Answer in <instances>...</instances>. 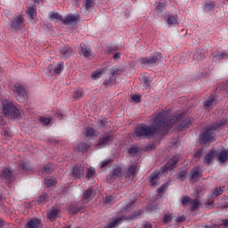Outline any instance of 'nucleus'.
<instances>
[{
  "instance_id": "32",
  "label": "nucleus",
  "mask_w": 228,
  "mask_h": 228,
  "mask_svg": "<svg viewBox=\"0 0 228 228\" xmlns=\"http://www.w3.org/2000/svg\"><path fill=\"white\" fill-rule=\"evenodd\" d=\"M56 215H58V209L53 208V209L48 214V218H49V220H54V218H56Z\"/></svg>"
},
{
  "instance_id": "28",
  "label": "nucleus",
  "mask_w": 228,
  "mask_h": 228,
  "mask_svg": "<svg viewBox=\"0 0 228 228\" xmlns=\"http://www.w3.org/2000/svg\"><path fill=\"white\" fill-rule=\"evenodd\" d=\"M90 149V144L86 143H80L77 147V150L80 151V152H86Z\"/></svg>"
},
{
  "instance_id": "21",
  "label": "nucleus",
  "mask_w": 228,
  "mask_h": 228,
  "mask_svg": "<svg viewBox=\"0 0 228 228\" xmlns=\"http://www.w3.org/2000/svg\"><path fill=\"white\" fill-rule=\"evenodd\" d=\"M200 177V171L199 167L194 168L191 173V178L192 181H197Z\"/></svg>"
},
{
  "instance_id": "52",
  "label": "nucleus",
  "mask_w": 228,
  "mask_h": 228,
  "mask_svg": "<svg viewBox=\"0 0 228 228\" xmlns=\"http://www.w3.org/2000/svg\"><path fill=\"white\" fill-rule=\"evenodd\" d=\"M144 228H152V224H151V223H146Z\"/></svg>"
},
{
  "instance_id": "18",
  "label": "nucleus",
  "mask_w": 228,
  "mask_h": 228,
  "mask_svg": "<svg viewBox=\"0 0 228 228\" xmlns=\"http://www.w3.org/2000/svg\"><path fill=\"white\" fill-rule=\"evenodd\" d=\"M78 19H79V16L77 15H69L62 21L64 22V24H74V22L77 21Z\"/></svg>"
},
{
  "instance_id": "55",
  "label": "nucleus",
  "mask_w": 228,
  "mask_h": 228,
  "mask_svg": "<svg viewBox=\"0 0 228 228\" xmlns=\"http://www.w3.org/2000/svg\"><path fill=\"white\" fill-rule=\"evenodd\" d=\"M2 134H4V136H8V131L3 130Z\"/></svg>"
},
{
  "instance_id": "25",
  "label": "nucleus",
  "mask_w": 228,
  "mask_h": 228,
  "mask_svg": "<svg viewBox=\"0 0 228 228\" xmlns=\"http://www.w3.org/2000/svg\"><path fill=\"white\" fill-rule=\"evenodd\" d=\"M177 161H179V158L178 157H175L173 159L169 160V162L167 164V169H172L174 168V167H175V163H177Z\"/></svg>"
},
{
  "instance_id": "42",
  "label": "nucleus",
  "mask_w": 228,
  "mask_h": 228,
  "mask_svg": "<svg viewBox=\"0 0 228 228\" xmlns=\"http://www.w3.org/2000/svg\"><path fill=\"white\" fill-rule=\"evenodd\" d=\"M129 154H136L138 152V148L136 146H132L128 150Z\"/></svg>"
},
{
  "instance_id": "41",
  "label": "nucleus",
  "mask_w": 228,
  "mask_h": 228,
  "mask_svg": "<svg viewBox=\"0 0 228 228\" xmlns=\"http://www.w3.org/2000/svg\"><path fill=\"white\" fill-rule=\"evenodd\" d=\"M42 124H45V126H48V124H51V118H41Z\"/></svg>"
},
{
  "instance_id": "10",
  "label": "nucleus",
  "mask_w": 228,
  "mask_h": 228,
  "mask_svg": "<svg viewBox=\"0 0 228 228\" xmlns=\"http://www.w3.org/2000/svg\"><path fill=\"white\" fill-rule=\"evenodd\" d=\"M94 190L92 188L88 189L83 195L82 202L83 204H88L92 199H94Z\"/></svg>"
},
{
  "instance_id": "4",
  "label": "nucleus",
  "mask_w": 228,
  "mask_h": 228,
  "mask_svg": "<svg viewBox=\"0 0 228 228\" xmlns=\"http://www.w3.org/2000/svg\"><path fill=\"white\" fill-rule=\"evenodd\" d=\"M12 92L16 95V98L20 102L26 101V97L28 96V91L22 84L15 83L12 86Z\"/></svg>"
},
{
  "instance_id": "11",
  "label": "nucleus",
  "mask_w": 228,
  "mask_h": 228,
  "mask_svg": "<svg viewBox=\"0 0 228 228\" xmlns=\"http://www.w3.org/2000/svg\"><path fill=\"white\" fill-rule=\"evenodd\" d=\"M24 22V17L22 15H18L12 21V27L15 29H19V28H22V24Z\"/></svg>"
},
{
  "instance_id": "27",
  "label": "nucleus",
  "mask_w": 228,
  "mask_h": 228,
  "mask_svg": "<svg viewBox=\"0 0 228 228\" xmlns=\"http://www.w3.org/2000/svg\"><path fill=\"white\" fill-rule=\"evenodd\" d=\"M85 6L86 10H90V8H94V6H95V0H85Z\"/></svg>"
},
{
  "instance_id": "50",
  "label": "nucleus",
  "mask_w": 228,
  "mask_h": 228,
  "mask_svg": "<svg viewBox=\"0 0 228 228\" xmlns=\"http://www.w3.org/2000/svg\"><path fill=\"white\" fill-rule=\"evenodd\" d=\"M114 60H118V58H120V53H115L113 56Z\"/></svg>"
},
{
  "instance_id": "47",
  "label": "nucleus",
  "mask_w": 228,
  "mask_h": 228,
  "mask_svg": "<svg viewBox=\"0 0 228 228\" xmlns=\"http://www.w3.org/2000/svg\"><path fill=\"white\" fill-rule=\"evenodd\" d=\"M52 171H53V168H51V167L49 166L45 167L44 172H45L46 174Z\"/></svg>"
},
{
  "instance_id": "26",
  "label": "nucleus",
  "mask_w": 228,
  "mask_h": 228,
  "mask_svg": "<svg viewBox=\"0 0 228 228\" xmlns=\"http://www.w3.org/2000/svg\"><path fill=\"white\" fill-rule=\"evenodd\" d=\"M122 220H126V217H121V218L114 219V220L109 224V228L116 227V225H118L119 224H121Z\"/></svg>"
},
{
  "instance_id": "13",
  "label": "nucleus",
  "mask_w": 228,
  "mask_h": 228,
  "mask_svg": "<svg viewBox=\"0 0 228 228\" xmlns=\"http://www.w3.org/2000/svg\"><path fill=\"white\" fill-rule=\"evenodd\" d=\"M193 123V119L191 118H185L180 125V126L176 127V131H183V129H186L190 127L191 125Z\"/></svg>"
},
{
  "instance_id": "61",
  "label": "nucleus",
  "mask_w": 228,
  "mask_h": 228,
  "mask_svg": "<svg viewBox=\"0 0 228 228\" xmlns=\"http://www.w3.org/2000/svg\"><path fill=\"white\" fill-rule=\"evenodd\" d=\"M3 225V222L1 221V219H0V227Z\"/></svg>"
},
{
  "instance_id": "34",
  "label": "nucleus",
  "mask_w": 228,
  "mask_h": 228,
  "mask_svg": "<svg viewBox=\"0 0 228 228\" xmlns=\"http://www.w3.org/2000/svg\"><path fill=\"white\" fill-rule=\"evenodd\" d=\"M95 134V131L93 128H87L86 131V136L87 138H91V136H94Z\"/></svg>"
},
{
  "instance_id": "19",
  "label": "nucleus",
  "mask_w": 228,
  "mask_h": 228,
  "mask_svg": "<svg viewBox=\"0 0 228 228\" xmlns=\"http://www.w3.org/2000/svg\"><path fill=\"white\" fill-rule=\"evenodd\" d=\"M216 156V152L211 151L205 157L204 163H207V165H209L211 163V161H213V159H215Z\"/></svg>"
},
{
  "instance_id": "35",
  "label": "nucleus",
  "mask_w": 228,
  "mask_h": 228,
  "mask_svg": "<svg viewBox=\"0 0 228 228\" xmlns=\"http://www.w3.org/2000/svg\"><path fill=\"white\" fill-rule=\"evenodd\" d=\"M224 191L222 190V188L221 187H217V188H216L215 190H214V192H213V195H212V197L214 198V197H218V195H222V192H223Z\"/></svg>"
},
{
  "instance_id": "49",
  "label": "nucleus",
  "mask_w": 228,
  "mask_h": 228,
  "mask_svg": "<svg viewBox=\"0 0 228 228\" xmlns=\"http://www.w3.org/2000/svg\"><path fill=\"white\" fill-rule=\"evenodd\" d=\"M108 163H110V160H103V161L101 163L102 168H104V167H106V166L108 165Z\"/></svg>"
},
{
  "instance_id": "14",
  "label": "nucleus",
  "mask_w": 228,
  "mask_h": 228,
  "mask_svg": "<svg viewBox=\"0 0 228 228\" xmlns=\"http://www.w3.org/2000/svg\"><path fill=\"white\" fill-rule=\"evenodd\" d=\"M135 175H136V167H135V166H132L128 168L126 179V181H133V179H134Z\"/></svg>"
},
{
  "instance_id": "62",
  "label": "nucleus",
  "mask_w": 228,
  "mask_h": 228,
  "mask_svg": "<svg viewBox=\"0 0 228 228\" xmlns=\"http://www.w3.org/2000/svg\"><path fill=\"white\" fill-rule=\"evenodd\" d=\"M70 213H76V211H74V210H70Z\"/></svg>"
},
{
  "instance_id": "3",
  "label": "nucleus",
  "mask_w": 228,
  "mask_h": 228,
  "mask_svg": "<svg viewBox=\"0 0 228 228\" xmlns=\"http://www.w3.org/2000/svg\"><path fill=\"white\" fill-rule=\"evenodd\" d=\"M224 127V123H215L212 127L207 128L203 134L200 135V140L203 143H208V142H213L215 140V131Z\"/></svg>"
},
{
  "instance_id": "56",
  "label": "nucleus",
  "mask_w": 228,
  "mask_h": 228,
  "mask_svg": "<svg viewBox=\"0 0 228 228\" xmlns=\"http://www.w3.org/2000/svg\"><path fill=\"white\" fill-rule=\"evenodd\" d=\"M222 225L227 226V225H228V221H227V220H224V221L222 222Z\"/></svg>"
},
{
  "instance_id": "44",
  "label": "nucleus",
  "mask_w": 228,
  "mask_h": 228,
  "mask_svg": "<svg viewBox=\"0 0 228 228\" xmlns=\"http://www.w3.org/2000/svg\"><path fill=\"white\" fill-rule=\"evenodd\" d=\"M120 174H122V168L120 167H117L116 169H114V172H113V175H120Z\"/></svg>"
},
{
  "instance_id": "51",
  "label": "nucleus",
  "mask_w": 228,
  "mask_h": 228,
  "mask_svg": "<svg viewBox=\"0 0 228 228\" xmlns=\"http://www.w3.org/2000/svg\"><path fill=\"white\" fill-rule=\"evenodd\" d=\"M196 158H200V156H202V151H199L196 154H195Z\"/></svg>"
},
{
  "instance_id": "59",
  "label": "nucleus",
  "mask_w": 228,
  "mask_h": 228,
  "mask_svg": "<svg viewBox=\"0 0 228 228\" xmlns=\"http://www.w3.org/2000/svg\"><path fill=\"white\" fill-rule=\"evenodd\" d=\"M208 206H211V204H213V199H211L208 203Z\"/></svg>"
},
{
  "instance_id": "12",
  "label": "nucleus",
  "mask_w": 228,
  "mask_h": 228,
  "mask_svg": "<svg viewBox=\"0 0 228 228\" xmlns=\"http://www.w3.org/2000/svg\"><path fill=\"white\" fill-rule=\"evenodd\" d=\"M72 175L79 179L85 175V169L81 166H75L72 170Z\"/></svg>"
},
{
  "instance_id": "24",
  "label": "nucleus",
  "mask_w": 228,
  "mask_h": 228,
  "mask_svg": "<svg viewBox=\"0 0 228 228\" xmlns=\"http://www.w3.org/2000/svg\"><path fill=\"white\" fill-rule=\"evenodd\" d=\"M214 104H215V97L211 96L205 102L206 110H211V108H213Z\"/></svg>"
},
{
  "instance_id": "39",
  "label": "nucleus",
  "mask_w": 228,
  "mask_h": 228,
  "mask_svg": "<svg viewBox=\"0 0 228 228\" xmlns=\"http://www.w3.org/2000/svg\"><path fill=\"white\" fill-rule=\"evenodd\" d=\"M95 174V169L94 168H88L86 170V175L87 177H93V175Z\"/></svg>"
},
{
  "instance_id": "58",
  "label": "nucleus",
  "mask_w": 228,
  "mask_h": 228,
  "mask_svg": "<svg viewBox=\"0 0 228 228\" xmlns=\"http://www.w3.org/2000/svg\"><path fill=\"white\" fill-rule=\"evenodd\" d=\"M178 222H184V216H182L178 219Z\"/></svg>"
},
{
  "instance_id": "8",
  "label": "nucleus",
  "mask_w": 228,
  "mask_h": 228,
  "mask_svg": "<svg viewBox=\"0 0 228 228\" xmlns=\"http://www.w3.org/2000/svg\"><path fill=\"white\" fill-rule=\"evenodd\" d=\"M182 204L183 206H190V204H191L192 209H197V208L200 206L199 200H196L194 201H191V200L188 196L183 197Z\"/></svg>"
},
{
  "instance_id": "60",
  "label": "nucleus",
  "mask_w": 228,
  "mask_h": 228,
  "mask_svg": "<svg viewBox=\"0 0 228 228\" xmlns=\"http://www.w3.org/2000/svg\"><path fill=\"white\" fill-rule=\"evenodd\" d=\"M184 175H186V172H183L182 174H181V177H184Z\"/></svg>"
},
{
  "instance_id": "2",
  "label": "nucleus",
  "mask_w": 228,
  "mask_h": 228,
  "mask_svg": "<svg viewBox=\"0 0 228 228\" xmlns=\"http://www.w3.org/2000/svg\"><path fill=\"white\" fill-rule=\"evenodd\" d=\"M3 111L4 115L9 118H19L20 117V108L12 100L3 101Z\"/></svg>"
},
{
  "instance_id": "40",
  "label": "nucleus",
  "mask_w": 228,
  "mask_h": 228,
  "mask_svg": "<svg viewBox=\"0 0 228 228\" xmlns=\"http://www.w3.org/2000/svg\"><path fill=\"white\" fill-rule=\"evenodd\" d=\"M6 126V121L4 117H0V129H4Z\"/></svg>"
},
{
  "instance_id": "36",
  "label": "nucleus",
  "mask_w": 228,
  "mask_h": 228,
  "mask_svg": "<svg viewBox=\"0 0 228 228\" xmlns=\"http://www.w3.org/2000/svg\"><path fill=\"white\" fill-rule=\"evenodd\" d=\"M206 12H209V10H213L215 8V3L210 2L205 4L204 6Z\"/></svg>"
},
{
  "instance_id": "33",
  "label": "nucleus",
  "mask_w": 228,
  "mask_h": 228,
  "mask_svg": "<svg viewBox=\"0 0 228 228\" xmlns=\"http://www.w3.org/2000/svg\"><path fill=\"white\" fill-rule=\"evenodd\" d=\"M50 19H52V20H61V16H60L58 12H51Z\"/></svg>"
},
{
  "instance_id": "43",
  "label": "nucleus",
  "mask_w": 228,
  "mask_h": 228,
  "mask_svg": "<svg viewBox=\"0 0 228 228\" xmlns=\"http://www.w3.org/2000/svg\"><path fill=\"white\" fill-rule=\"evenodd\" d=\"M163 10H165V4H159L157 5V12L159 13L161 12H163Z\"/></svg>"
},
{
  "instance_id": "37",
  "label": "nucleus",
  "mask_w": 228,
  "mask_h": 228,
  "mask_svg": "<svg viewBox=\"0 0 228 228\" xmlns=\"http://www.w3.org/2000/svg\"><path fill=\"white\" fill-rule=\"evenodd\" d=\"M69 51H70L69 46H63L61 49V54H62V56H67V54H69Z\"/></svg>"
},
{
  "instance_id": "48",
  "label": "nucleus",
  "mask_w": 228,
  "mask_h": 228,
  "mask_svg": "<svg viewBox=\"0 0 228 228\" xmlns=\"http://www.w3.org/2000/svg\"><path fill=\"white\" fill-rule=\"evenodd\" d=\"M167 184H163L159 189V193H163L165 191V188H167Z\"/></svg>"
},
{
  "instance_id": "20",
  "label": "nucleus",
  "mask_w": 228,
  "mask_h": 228,
  "mask_svg": "<svg viewBox=\"0 0 228 228\" xmlns=\"http://www.w3.org/2000/svg\"><path fill=\"white\" fill-rule=\"evenodd\" d=\"M81 53L86 58H92V51L84 45H81Z\"/></svg>"
},
{
  "instance_id": "38",
  "label": "nucleus",
  "mask_w": 228,
  "mask_h": 228,
  "mask_svg": "<svg viewBox=\"0 0 228 228\" xmlns=\"http://www.w3.org/2000/svg\"><path fill=\"white\" fill-rule=\"evenodd\" d=\"M131 99L134 101V102H140V101H142V96L138 94H133Z\"/></svg>"
},
{
  "instance_id": "46",
  "label": "nucleus",
  "mask_w": 228,
  "mask_h": 228,
  "mask_svg": "<svg viewBox=\"0 0 228 228\" xmlns=\"http://www.w3.org/2000/svg\"><path fill=\"white\" fill-rule=\"evenodd\" d=\"M111 200H113L112 196H107L105 199V202H107L108 204H111Z\"/></svg>"
},
{
  "instance_id": "16",
  "label": "nucleus",
  "mask_w": 228,
  "mask_h": 228,
  "mask_svg": "<svg viewBox=\"0 0 228 228\" xmlns=\"http://www.w3.org/2000/svg\"><path fill=\"white\" fill-rule=\"evenodd\" d=\"M42 225L40 219H32L28 222L27 228H38Z\"/></svg>"
},
{
  "instance_id": "15",
  "label": "nucleus",
  "mask_w": 228,
  "mask_h": 228,
  "mask_svg": "<svg viewBox=\"0 0 228 228\" xmlns=\"http://www.w3.org/2000/svg\"><path fill=\"white\" fill-rule=\"evenodd\" d=\"M27 13L30 17L31 20H33V22H38V18H37V9L34 7H29L27 11Z\"/></svg>"
},
{
  "instance_id": "57",
  "label": "nucleus",
  "mask_w": 228,
  "mask_h": 228,
  "mask_svg": "<svg viewBox=\"0 0 228 228\" xmlns=\"http://www.w3.org/2000/svg\"><path fill=\"white\" fill-rule=\"evenodd\" d=\"M220 58H221V59L227 58V54L223 53V54L220 55Z\"/></svg>"
},
{
  "instance_id": "5",
  "label": "nucleus",
  "mask_w": 228,
  "mask_h": 228,
  "mask_svg": "<svg viewBox=\"0 0 228 228\" xmlns=\"http://www.w3.org/2000/svg\"><path fill=\"white\" fill-rule=\"evenodd\" d=\"M161 59V53H155L149 58H142L140 63L142 65H156L158 61Z\"/></svg>"
},
{
  "instance_id": "7",
  "label": "nucleus",
  "mask_w": 228,
  "mask_h": 228,
  "mask_svg": "<svg viewBox=\"0 0 228 228\" xmlns=\"http://www.w3.org/2000/svg\"><path fill=\"white\" fill-rule=\"evenodd\" d=\"M61 70H63V64L61 63H53L48 67V72L51 76L61 74Z\"/></svg>"
},
{
  "instance_id": "45",
  "label": "nucleus",
  "mask_w": 228,
  "mask_h": 228,
  "mask_svg": "<svg viewBox=\"0 0 228 228\" xmlns=\"http://www.w3.org/2000/svg\"><path fill=\"white\" fill-rule=\"evenodd\" d=\"M164 223L165 224H168V222H170V220H172V216H170V215H166L165 216H164Z\"/></svg>"
},
{
  "instance_id": "31",
  "label": "nucleus",
  "mask_w": 228,
  "mask_h": 228,
  "mask_svg": "<svg viewBox=\"0 0 228 228\" xmlns=\"http://www.w3.org/2000/svg\"><path fill=\"white\" fill-rule=\"evenodd\" d=\"M83 95V89H77L73 93V98L74 99H79Z\"/></svg>"
},
{
  "instance_id": "23",
  "label": "nucleus",
  "mask_w": 228,
  "mask_h": 228,
  "mask_svg": "<svg viewBox=\"0 0 228 228\" xmlns=\"http://www.w3.org/2000/svg\"><path fill=\"white\" fill-rule=\"evenodd\" d=\"M102 74H104V71H102V69H98V70H95L94 71L92 74H91V77L92 79H100V77H102Z\"/></svg>"
},
{
  "instance_id": "30",
  "label": "nucleus",
  "mask_w": 228,
  "mask_h": 228,
  "mask_svg": "<svg viewBox=\"0 0 228 228\" xmlns=\"http://www.w3.org/2000/svg\"><path fill=\"white\" fill-rule=\"evenodd\" d=\"M1 175L4 177V179H10V177H12V171H10V169H4Z\"/></svg>"
},
{
  "instance_id": "9",
  "label": "nucleus",
  "mask_w": 228,
  "mask_h": 228,
  "mask_svg": "<svg viewBox=\"0 0 228 228\" xmlns=\"http://www.w3.org/2000/svg\"><path fill=\"white\" fill-rule=\"evenodd\" d=\"M113 140V137L110 134H105L102 139H100L99 142L97 143V149H102L105 145H108L110 142Z\"/></svg>"
},
{
  "instance_id": "1",
  "label": "nucleus",
  "mask_w": 228,
  "mask_h": 228,
  "mask_svg": "<svg viewBox=\"0 0 228 228\" xmlns=\"http://www.w3.org/2000/svg\"><path fill=\"white\" fill-rule=\"evenodd\" d=\"M181 118H183L181 112L175 114L173 117H169L165 111L155 114L151 117V126H147L143 124L137 126L135 128V136H145L149 138V136H152L154 133L159 129L164 131L174 127V124H175V122H181Z\"/></svg>"
},
{
  "instance_id": "6",
  "label": "nucleus",
  "mask_w": 228,
  "mask_h": 228,
  "mask_svg": "<svg viewBox=\"0 0 228 228\" xmlns=\"http://www.w3.org/2000/svg\"><path fill=\"white\" fill-rule=\"evenodd\" d=\"M179 17L176 13L168 12L165 15V21L167 26H177Z\"/></svg>"
},
{
  "instance_id": "22",
  "label": "nucleus",
  "mask_w": 228,
  "mask_h": 228,
  "mask_svg": "<svg viewBox=\"0 0 228 228\" xmlns=\"http://www.w3.org/2000/svg\"><path fill=\"white\" fill-rule=\"evenodd\" d=\"M218 159L221 163H224V161H227V159H228V151H221L218 154Z\"/></svg>"
},
{
  "instance_id": "54",
  "label": "nucleus",
  "mask_w": 228,
  "mask_h": 228,
  "mask_svg": "<svg viewBox=\"0 0 228 228\" xmlns=\"http://www.w3.org/2000/svg\"><path fill=\"white\" fill-rule=\"evenodd\" d=\"M44 200H47V194H45L43 200H39V202H44Z\"/></svg>"
},
{
  "instance_id": "17",
  "label": "nucleus",
  "mask_w": 228,
  "mask_h": 228,
  "mask_svg": "<svg viewBox=\"0 0 228 228\" xmlns=\"http://www.w3.org/2000/svg\"><path fill=\"white\" fill-rule=\"evenodd\" d=\"M159 172H154L150 176V183L152 186H156L158 184V180L159 179Z\"/></svg>"
},
{
  "instance_id": "53",
  "label": "nucleus",
  "mask_w": 228,
  "mask_h": 228,
  "mask_svg": "<svg viewBox=\"0 0 228 228\" xmlns=\"http://www.w3.org/2000/svg\"><path fill=\"white\" fill-rule=\"evenodd\" d=\"M193 59L194 60H200V57H199V53H194Z\"/></svg>"
},
{
  "instance_id": "29",
  "label": "nucleus",
  "mask_w": 228,
  "mask_h": 228,
  "mask_svg": "<svg viewBox=\"0 0 228 228\" xmlns=\"http://www.w3.org/2000/svg\"><path fill=\"white\" fill-rule=\"evenodd\" d=\"M45 184L47 188H51V186H54V184H56V180L53 178L45 179Z\"/></svg>"
}]
</instances>
